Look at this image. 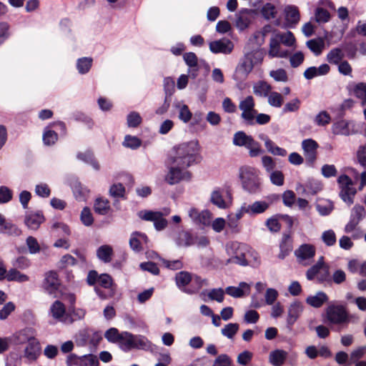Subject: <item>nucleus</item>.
<instances>
[{"mask_svg": "<svg viewBox=\"0 0 366 366\" xmlns=\"http://www.w3.org/2000/svg\"><path fill=\"white\" fill-rule=\"evenodd\" d=\"M94 210L98 214L107 215L111 210L109 201L103 197L97 198L94 204Z\"/></svg>", "mask_w": 366, "mask_h": 366, "instance_id": "cd10ccee", "label": "nucleus"}, {"mask_svg": "<svg viewBox=\"0 0 366 366\" xmlns=\"http://www.w3.org/2000/svg\"><path fill=\"white\" fill-rule=\"evenodd\" d=\"M269 75L276 81L286 82L288 80V76L287 71L284 69H278L276 70H272L269 72Z\"/></svg>", "mask_w": 366, "mask_h": 366, "instance_id": "338daca9", "label": "nucleus"}, {"mask_svg": "<svg viewBox=\"0 0 366 366\" xmlns=\"http://www.w3.org/2000/svg\"><path fill=\"white\" fill-rule=\"evenodd\" d=\"M195 244V239L190 232L183 231L179 234L177 239V244L179 246L189 247Z\"/></svg>", "mask_w": 366, "mask_h": 366, "instance_id": "a19ab883", "label": "nucleus"}, {"mask_svg": "<svg viewBox=\"0 0 366 366\" xmlns=\"http://www.w3.org/2000/svg\"><path fill=\"white\" fill-rule=\"evenodd\" d=\"M295 254L302 259H309L315 255V248L312 244H304L299 247Z\"/></svg>", "mask_w": 366, "mask_h": 366, "instance_id": "7c9ffc66", "label": "nucleus"}, {"mask_svg": "<svg viewBox=\"0 0 366 366\" xmlns=\"http://www.w3.org/2000/svg\"><path fill=\"white\" fill-rule=\"evenodd\" d=\"M280 219V218L278 217V214L267 219L266 226L269 231L272 232H278L280 231L281 224L279 222Z\"/></svg>", "mask_w": 366, "mask_h": 366, "instance_id": "4d7b16f0", "label": "nucleus"}, {"mask_svg": "<svg viewBox=\"0 0 366 366\" xmlns=\"http://www.w3.org/2000/svg\"><path fill=\"white\" fill-rule=\"evenodd\" d=\"M254 93L259 97H267L272 92V86L264 81H259L254 85Z\"/></svg>", "mask_w": 366, "mask_h": 366, "instance_id": "58836bf2", "label": "nucleus"}, {"mask_svg": "<svg viewBox=\"0 0 366 366\" xmlns=\"http://www.w3.org/2000/svg\"><path fill=\"white\" fill-rule=\"evenodd\" d=\"M239 330V325L237 323H229L222 329V334L229 339H232Z\"/></svg>", "mask_w": 366, "mask_h": 366, "instance_id": "6e6d98bb", "label": "nucleus"}, {"mask_svg": "<svg viewBox=\"0 0 366 366\" xmlns=\"http://www.w3.org/2000/svg\"><path fill=\"white\" fill-rule=\"evenodd\" d=\"M264 144L268 152L274 155L285 157L287 154V152L285 149L278 147L273 141L269 138H267Z\"/></svg>", "mask_w": 366, "mask_h": 366, "instance_id": "c03bdc74", "label": "nucleus"}, {"mask_svg": "<svg viewBox=\"0 0 366 366\" xmlns=\"http://www.w3.org/2000/svg\"><path fill=\"white\" fill-rule=\"evenodd\" d=\"M280 252L279 257L284 259L292 250V240L290 234H284L280 244Z\"/></svg>", "mask_w": 366, "mask_h": 366, "instance_id": "a878e982", "label": "nucleus"}, {"mask_svg": "<svg viewBox=\"0 0 366 366\" xmlns=\"http://www.w3.org/2000/svg\"><path fill=\"white\" fill-rule=\"evenodd\" d=\"M306 44L310 50L316 56L321 54L324 48V43L320 39H313L308 40Z\"/></svg>", "mask_w": 366, "mask_h": 366, "instance_id": "49530a36", "label": "nucleus"}, {"mask_svg": "<svg viewBox=\"0 0 366 366\" xmlns=\"http://www.w3.org/2000/svg\"><path fill=\"white\" fill-rule=\"evenodd\" d=\"M328 321L334 325H342L350 322L349 314L344 305H330L326 310Z\"/></svg>", "mask_w": 366, "mask_h": 366, "instance_id": "39448f33", "label": "nucleus"}, {"mask_svg": "<svg viewBox=\"0 0 366 366\" xmlns=\"http://www.w3.org/2000/svg\"><path fill=\"white\" fill-rule=\"evenodd\" d=\"M247 245L238 242H232L227 248V252L232 256L227 260V264L234 263L241 266L248 265L246 258Z\"/></svg>", "mask_w": 366, "mask_h": 366, "instance_id": "20e7f679", "label": "nucleus"}, {"mask_svg": "<svg viewBox=\"0 0 366 366\" xmlns=\"http://www.w3.org/2000/svg\"><path fill=\"white\" fill-rule=\"evenodd\" d=\"M354 184H341L340 196L341 199L348 204H352L354 202V197L357 190L353 187Z\"/></svg>", "mask_w": 366, "mask_h": 366, "instance_id": "5701e85b", "label": "nucleus"}, {"mask_svg": "<svg viewBox=\"0 0 366 366\" xmlns=\"http://www.w3.org/2000/svg\"><path fill=\"white\" fill-rule=\"evenodd\" d=\"M59 275L55 271H49L45 274L43 282L44 289L49 294H54L60 287Z\"/></svg>", "mask_w": 366, "mask_h": 366, "instance_id": "f8f14e48", "label": "nucleus"}, {"mask_svg": "<svg viewBox=\"0 0 366 366\" xmlns=\"http://www.w3.org/2000/svg\"><path fill=\"white\" fill-rule=\"evenodd\" d=\"M66 366H99L97 357L93 354L78 356L71 353L66 357Z\"/></svg>", "mask_w": 366, "mask_h": 366, "instance_id": "423d86ee", "label": "nucleus"}, {"mask_svg": "<svg viewBox=\"0 0 366 366\" xmlns=\"http://www.w3.org/2000/svg\"><path fill=\"white\" fill-rule=\"evenodd\" d=\"M301 106V101L298 98L293 99L286 103L282 109V112L286 114L289 112H297Z\"/></svg>", "mask_w": 366, "mask_h": 366, "instance_id": "13d9d810", "label": "nucleus"}, {"mask_svg": "<svg viewBox=\"0 0 366 366\" xmlns=\"http://www.w3.org/2000/svg\"><path fill=\"white\" fill-rule=\"evenodd\" d=\"M122 144L127 148L137 149L142 145V140L137 137L128 134L125 136Z\"/></svg>", "mask_w": 366, "mask_h": 366, "instance_id": "3c124183", "label": "nucleus"}, {"mask_svg": "<svg viewBox=\"0 0 366 366\" xmlns=\"http://www.w3.org/2000/svg\"><path fill=\"white\" fill-rule=\"evenodd\" d=\"M239 109L242 111V122L246 126L265 125L271 121L270 115L259 113L255 109V101L251 95L240 101Z\"/></svg>", "mask_w": 366, "mask_h": 366, "instance_id": "f03ea898", "label": "nucleus"}, {"mask_svg": "<svg viewBox=\"0 0 366 366\" xmlns=\"http://www.w3.org/2000/svg\"><path fill=\"white\" fill-rule=\"evenodd\" d=\"M209 46L213 54H229L234 49L232 41L227 38H222L219 40L210 41Z\"/></svg>", "mask_w": 366, "mask_h": 366, "instance_id": "9b49d317", "label": "nucleus"}, {"mask_svg": "<svg viewBox=\"0 0 366 366\" xmlns=\"http://www.w3.org/2000/svg\"><path fill=\"white\" fill-rule=\"evenodd\" d=\"M328 301V296L324 292H318L315 295L308 296L306 298V302L309 305L319 308Z\"/></svg>", "mask_w": 366, "mask_h": 366, "instance_id": "393cba45", "label": "nucleus"}, {"mask_svg": "<svg viewBox=\"0 0 366 366\" xmlns=\"http://www.w3.org/2000/svg\"><path fill=\"white\" fill-rule=\"evenodd\" d=\"M6 280L9 282H25L29 280V277L21 273L16 268L10 269L6 274Z\"/></svg>", "mask_w": 366, "mask_h": 366, "instance_id": "ea45409f", "label": "nucleus"}, {"mask_svg": "<svg viewBox=\"0 0 366 366\" xmlns=\"http://www.w3.org/2000/svg\"><path fill=\"white\" fill-rule=\"evenodd\" d=\"M86 312L84 310L81 308H75L74 307H70L68 309L65 320V323H72L74 321L80 320L84 317Z\"/></svg>", "mask_w": 366, "mask_h": 366, "instance_id": "bb28decb", "label": "nucleus"}, {"mask_svg": "<svg viewBox=\"0 0 366 366\" xmlns=\"http://www.w3.org/2000/svg\"><path fill=\"white\" fill-rule=\"evenodd\" d=\"M267 98L269 104L273 107L280 108L283 104V96L277 92H271Z\"/></svg>", "mask_w": 366, "mask_h": 366, "instance_id": "09e8293b", "label": "nucleus"}, {"mask_svg": "<svg viewBox=\"0 0 366 366\" xmlns=\"http://www.w3.org/2000/svg\"><path fill=\"white\" fill-rule=\"evenodd\" d=\"M232 142L235 146L246 147L249 150L251 157H258L264 152L260 144L255 141L252 136L247 135L243 131L237 132L234 134Z\"/></svg>", "mask_w": 366, "mask_h": 366, "instance_id": "7ed1b4c3", "label": "nucleus"}, {"mask_svg": "<svg viewBox=\"0 0 366 366\" xmlns=\"http://www.w3.org/2000/svg\"><path fill=\"white\" fill-rule=\"evenodd\" d=\"M26 243L28 247L29 253L36 254L40 252V245L35 237L32 236L28 237L26 239Z\"/></svg>", "mask_w": 366, "mask_h": 366, "instance_id": "69168bd1", "label": "nucleus"}, {"mask_svg": "<svg viewBox=\"0 0 366 366\" xmlns=\"http://www.w3.org/2000/svg\"><path fill=\"white\" fill-rule=\"evenodd\" d=\"M112 255L113 249L107 244L102 245L97 250V257L105 263H109L112 261Z\"/></svg>", "mask_w": 366, "mask_h": 366, "instance_id": "c9c22d12", "label": "nucleus"}, {"mask_svg": "<svg viewBox=\"0 0 366 366\" xmlns=\"http://www.w3.org/2000/svg\"><path fill=\"white\" fill-rule=\"evenodd\" d=\"M262 61V56L257 53H248L244 56L241 64V66L244 69L247 74L251 72L255 64Z\"/></svg>", "mask_w": 366, "mask_h": 366, "instance_id": "6ab92c4d", "label": "nucleus"}, {"mask_svg": "<svg viewBox=\"0 0 366 366\" xmlns=\"http://www.w3.org/2000/svg\"><path fill=\"white\" fill-rule=\"evenodd\" d=\"M331 18L330 12L322 7L317 8L315 11V19L319 24L326 23Z\"/></svg>", "mask_w": 366, "mask_h": 366, "instance_id": "5fc2aeb1", "label": "nucleus"}, {"mask_svg": "<svg viewBox=\"0 0 366 366\" xmlns=\"http://www.w3.org/2000/svg\"><path fill=\"white\" fill-rule=\"evenodd\" d=\"M318 144L312 139H304L302 142V148L308 166H313L317 159Z\"/></svg>", "mask_w": 366, "mask_h": 366, "instance_id": "1a4fd4ad", "label": "nucleus"}, {"mask_svg": "<svg viewBox=\"0 0 366 366\" xmlns=\"http://www.w3.org/2000/svg\"><path fill=\"white\" fill-rule=\"evenodd\" d=\"M349 122L345 119H342L335 122L332 127V132L335 135L349 136L352 134Z\"/></svg>", "mask_w": 366, "mask_h": 366, "instance_id": "b1692460", "label": "nucleus"}, {"mask_svg": "<svg viewBox=\"0 0 366 366\" xmlns=\"http://www.w3.org/2000/svg\"><path fill=\"white\" fill-rule=\"evenodd\" d=\"M302 310V304L299 301H295L290 305L287 317V327L290 330H292L294 324L300 317Z\"/></svg>", "mask_w": 366, "mask_h": 366, "instance_id": "ddd939ff", "label": "nucleus"}, {"mask_svg": "<svg viewBox=\"0 0 366 366\" xmlns=\"http://www.w3.org/2000/svg\"><path fill=\"white\" fill-rule=\"evenodd\" d=\"M207 284V280L202 279L197 275L192 276V281L189 285V289H185L184 292L189 295L195 294L199 292L204 285Z\"/></svg>", "mask_w": 366, "mask_h": 366, "instance_id": "4c0bfd02", "label": "nucleus"}, {"mask_svg": "<svg viewBox=\"0 0 366 366\" xmlns=\"http://www.w3.org/2000/svg\"><path fill=\"white\" fill-rule=\"evenodd\" d=\"M76 157L79 160L90 164L95 170L100 169L99 164L92 151L87 150L84 152H79Z\"/></svg>", "mask_w": 366, "mask_h": 366, "instance_id": "c756f323", "label": "nucleus"}, {"mask_svg": "<svg viewBox=\"0 0 366 366\" xmlns=\"http://www.w3.org/2000/svg\"><path fill=\"white\" fill-rule=\"evenodd\" d=\"M139 267L142 270L149 272L154 275H158L159 274V269L157 264L154 262L149 261L142 262L139 264Z\"/></svg>", "mask_w": 366, "mask_h": 366, "instance_id": "680f3d73", "label": "nucleus"}, {"mask_svg": "<svg viewBox=\"0 0 366 366\" xmlns=\"http://www.w3.org/2000/svg\"><path fill=\"white\" fill-rule=\"evenodd\" d=\"M247 214L255 215L264 213L269 207V204L264 201H256L253 204L246 205Z\"/></svg>", "mask_w": 366, "mask_h": 366, "instance_id": "c85d7f7f", "label": "nucleus"}, {"mask_svg": "<svg viewBox=\"0 0 366 366\" xmlns=\"http://www.w3.org/2000/svg\"><path fill=\"white\" fill-rule=\"evenodd\" d=\"M330 67L327 64H323L319 67L311 66L304 72V76L307 79H312L317 76L326 75L330 72Z\"/></svg>", "mask_w": 366, "mask_h": 366, "instance_id": "aec40b11", "label": "nucleus"}, {"mask_svg": "<svg viewBox=\"0 0 366 366\" xmlns=\"http://www.w3.org/2000/svg\"><path fill=\"white\" fill-rule=\"evenodd\" d=\"M355 95L362 100V104H366V83H358L354 88Z\"/></svg>", "mask_w": 366, "mask_h": 366, "instance_id": "bf43d9fd", "label": "nucleus"}, {"mask_svg": "<svg viewBox=\"0 0 366 366\" xmlns=\"http://www.w3.org/2000/svg\"><path fill=\"white\" fill-rule=\"evenodd\" d=\"M287 357V352L282 350H275L269 355V361L274 366H282Z\"/></svg>", "mask_w": 366, "mask_h": 366, "instance_id": "72a5a7b5", "label": "nucleus"}, {"mask_svg": "<svg viewBox=\"0 0 366 366\" xmlns=\"http://www.w3.org/2000/svg\"><path fill=\"white\" fill-rule=\"evenodd\" d=\"M72 190L76 199L79 202H86L89 197L90 189L85 184H74Z\"/></svg>", "mask_w": 366, "mask_h": 366, "instance_id": "473e14b6", "label": "nucleus"}, {"mask_svg": "<svg viewBox=\"0 0 366 366\" xmlns=\"http://www.w3.org/2000/svg\"><path fill=\"white\" fill-rule=\"evenodd\" d=\"M127 125L129 127L137 128L142 122V118L137 112H130L127 117Z\"/></svg>", "mask_w": 366, "mask_h": 366, "instance_id": "864d4df0", "label": "nucleus"}, {"mask_svg": "<svg viewBox=\"0 0 366 366\" xmlns=\"http://www.w3.org/2000/svg\"><path fill=\"white\" fill-rule=\"evenodd\" d=\"M109 193L113 197L126 199L124 184H112Z\"/></svg>", "mask_w": 366, "mask_h": 366, "instance_id": "052dcab7", "label": "nucleus"}, {"mask_svg": "<svg viewBox=\"0 0 366 366\" xmlns=\"http://www.w3.org/2000/svg\"><path fill=\"white\" fill-rule=\"evenodd\" d=\"M45 220L46 218L42 210L27 212L24 217L25 225L31 230H37Z\"/></svg>", "mask_w": 366, "mask_h": 366, "instance_id": "9d476101", "label": "nucleus"}, {"mask_svg": "<svg viewBox=\"0 0 366 366\" xmlns=\"http://www.w3.org/2000/svg\"><path fill=\"white\" fill-rule=\"evenodd\" d=\"M137 236L140 237L142 239L147 240V237L145 234H142L139 232H134L129 239V245L130 247L135 252H139L142 251L143 248L142 246V243L140 239L137 237Z\"/></svg>", "mask_w": 366, "mask_h": 366, "instance_id": "37998d69", "label": "nucleus"}, {"mask_svg": "<svg viewBox=\"0 0 366 366\" xmlns=\"http://www.w3.org/2000/svg\"><path fill=\"white\" fill-rule=\"evenodd\" d=\"M58 140V134L56 131L51 129L49 125L44 129L43 134V142L45 145L51 146Z\"/></svg>", "mask_w": 366, "mask_h": 366, "instance_id": "79ce46f5", "label": "nucleus"}, {"mask_svg": "<svg viewBox=\"0 0 366 366\" xmlns=\"http://www.w3.org/2000/svg\"><path fill=\"white\" fill-rule=\"evenodd\" d=\"M0 233L19 234V230L15 224L5 220L4 223L0 227Z\"/></svg>", "mask_w": 366, "mask_h": 366, "instance_id": "0e129e2a", "label": "nucleus"}, {"mask_svg": "<svg viewBox=\"0 0 366 366\" xmlns=\"http://www.w3.org/2000/svg\"><path fill=\"white\" fill-rule=\"evenodd\" d=\"M174 107L179 110V119L184 123H188L192 118V113L187 104L179 102L174 103Z\"/></svg>", "mask_w": 366, "mask_h": 366, "instance_id": "2f4dec72", "label": "nucleus"}, {"mask_svg": "<svg viewBox=\"0 0 366 366\" xmlns=\"http://www.w3.org/2000/svg\"><path fill=\"white\" fill-rule=\"evenodd\" d=\"M176 285L179 290L184 292L185 289H189L192 281V275L189 272L181 271L175 275Z\"/></svg>", "mask_w": 366, "mask_h": 366, "instance_id": "412c9836", "label": "nucleus"}, {"mask_svg": "<svg viewBox=\"0 0 366 366\" xmlns=\"http://www.w3.org/2000/svg\"><path fill=\"white\" fill-rule=\"evenodd\" d=\"M139 216L143 220L153 222L155 229L158 231L164 229L167 226V220L163 217L161 212L144 210L141 211Z\"/></svg>", "mask_w": 366, "mask_h": 366, "instance_id": "0eeeda50", "label": "nucleus"}, {"mask_svg": "<svg viewBox=\"0 0 366 366\" xmlns=\"http://www.w3.org/2000/svg\"><path fill=\"white\" fill-rule=\"evenodd\" d=\"M281 41H280L276 34H273L270 39L269 49L268 51V54L270 57L286 58L289 56L287 50H283L281 49Z\"/></svg>", "mask_w": 366, "mask_h": 366, "instance_id": "4468645a", "label": "nucleus"}, {"mask_svg": "<svg viewBox=\"0 0 366 366\" xmlns=\"http://www.w3.org/2000/svg\"><path fill=\"white\" fill-rule=\"evenodd\" d=\"M249 290V286L247 283L242 282L239 283L238 287L229 286L225 289V293L235 298L242 297L244 296V289Z\"/></svg>", "mask_w": 366, "mask_h": 366, "instance_id": "e433bc0d", "label": "nucleus"}, {"mask_svg": "<svg viewBox=\"0 0 366 366\" xmlns=\"http://www.w3.org/2000/svg\"><path fill=\"white\" fill-rule=\"evenodd\" d=\"M277 13L275 6L271 3H266L261 9L262 16L267 20L274 19Z\"/></svg>", "mask_w": 366, "mask_h": 366, "instance_id": "8fccbe9b", "label": "nucleus"}, {"mask_svg": "<svg viewBox=\"0 0 366 366\" xmlns=\"http://www.w3.org/2000/svg\"><path fill=\"white\" fill-rule=\"evenodd\" d=\"M345 57V54L342 49L336 47L332 49L327 54V61L331 64L337 65Z\"/></svg>", "mask_w": 366, "mask_h": 366, "instance_id": "f704fd0d", "label": "nucleus"}, {"mask_svg": "<svg viewBox=\"0 0 366 366\" xmlns=\"http://www.w3.org/2000/svg\"><path fill=\"white\" fill-rule=\"evenodd\" d=\"M122 350L125 352L129 351L132 349L139 348L145 345L143 339H137L134 335L128 332L121 333L120 339L118 342Z\"/></svg>", "mask_w": 366, "mask_h": 366, "instance_id": "6e6552de", "label": "nucleus"}, {"mask_svg": "<svg viewBox=\"0 0 366 366\" xmlns=\"http://www.w3.org/2000/svg\"><path fill=\"white\" fill-rule=\"evenodd\" d=\"M50 312L54 319L61 322H64L67 313L65 305L59 300L54 302L50 307Z\"/></svg>", "mask_w": 366, "mask_h": 366, "instance_id": "4be33fe9", "label": "nucleus"}, {"mask_svg": "<svg viewBox=\"0 0 366 366\" xmlns=\"http://www.w3.org/2000/svg\"><path fill=\"white\" fill-rule=\"evenodd\" d=\"M211 202L219 208L225 209L227 204L219 191H214L211 196Z\"/></svg>", "mask_w": 366, "mask_h": 366, "instance_id": "774afa93", "label": "nucleus"}, {"mask_svg": "<svg viewBox=\"0 0 366 366\" xmlns=\"http://www.w3.org/2000/svg\"><path fill=\"white\" fill-rule=\"evenodd\" d=\"M285 11L287 26L290 28H295L300 19L298 8L296 6H288L285 8Z\"/></svg>", "mask_w": 366, "mask_h": 366, "instance_id": "a211bd4d", "label": "nucleus"}, {"mask_svg": "<svg viewBox=\"0 0 366 366\" xmlns=\"http://www.w3.org/2000/svg\"><path fill=\"white\" fill-rule=\"evenodd\" d=\"M337 183H360V173L352 167H345L343 174H340Z\"/></svg>", "mask_w": 366, "mask_h": 366, "instance_id": "dca6fc26", "label": "nucleus"}, {"mask_svg": "<svg viewBox=\"0 0 366 366\" xmlns=\"http://www.w3.org/2000/svg\"><path fill=\"white\" fill-rule=\"evenodd\" d=\"M80 219L81 222L86 227L91 226L93 224L94 218L89 207H86L83 208Z\"/></svg>", "mask_w": 366, "mask_h": 366, "instance_id": "e2e57ef3", "label": "nucleus"}, {"mask_svg": "<svg viewBox=\"0 0 366 366\" xmlns=\"http://www.w3.org/2000/svg\"><path fill=\"white\" fill-rule=\"evenodd\" d=\"M92 59L89 57L79 59L76 62V69L79 73L81 74L88 73L92 66Z\"/></svg>", "mask_w": 366, "mask_h": 366, "instance_id": "a18cd8bd", "label": "nucleus"}, {"mask_svg": "<svg viewBox=\"0 0 366 366\" xmlns=\"http://www.w3.org/2000/svg\"><path fill=\"white\" fill-rule=\"evenodd\" d=\"M40 352L39 342L34 337L28 339V344L24 350V356L31 360H35Z\"/></svg>", "mask_w": 366, "mask_h": 366, "instance_id": "f3484780", "label": "nucleus"}, {"mask_svg": "<svg viewBox=\"0 0 366 366\" xmlns=\"http://www.w3.org/2000/svg\"><path fill=\"white\" fill-rule=\"evenodd\" d=\"M281 43L287 46H292L296 41L295 37L292 32L288 31L285 33L280 31L275 33Z\"/></svg>", "mask_w": 366, "mask_h": 366, "instance_id": "de8ad7c7", "label": "nucleus"}, {"mask_svg": "<svg viewBox=\"0 0 366 366\" xmlns=\"http://www.w3.org/2000/svg\"><path fill=\"white\" fill-rule=\"evenodd\" d=\"M322 240L327 247H332L336 244L337 237L332 229H328L322 232Z\"/></svg>", "mask_w": 366, "mask_h": 366, "instance_id": "603ef678", "label": "nucleus"}, {"mask_svg": "<svg viewBox=\"0 0 366 366\" xmlns=\"http://www.w3.org/2000/svg\"><path fill=\"white\" fill-rule=\"evenodd\" d=\"M174 156L172 158L174 166L169 168L167 174L168 183L189 182L192 173L187 169L202 160L200 146L198 141L192 140L176 145L173 147Z\"/></svg>", "mask_w": 366, "mask_h": 366, "instance_id": "f257e3e1", "label": "nucleus"}, {"mask_svg": "<svg viewBox=\"0 0 366 366\" xmlns=\"http://www.w3.org/2000/svg\"><path fill=\"white\" fill-rule=\"evenodd\" d=\"M259 173L257 169L244 166L239 169V178L242 183H259Z\"/></svg>", "mask_w": 366, "mask_h": 366, "instance_id": "2eb2a0df", "label": "nucleus"}]
</instances>
